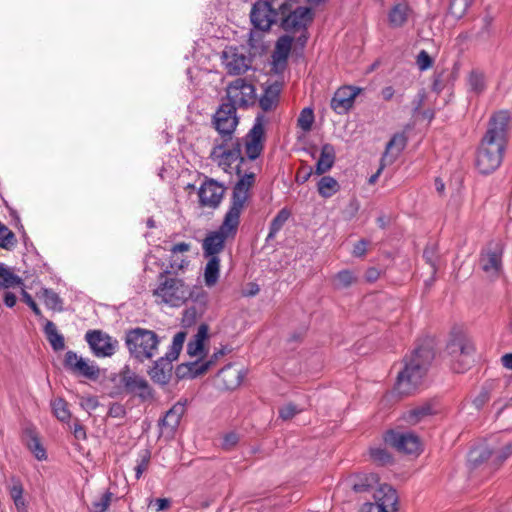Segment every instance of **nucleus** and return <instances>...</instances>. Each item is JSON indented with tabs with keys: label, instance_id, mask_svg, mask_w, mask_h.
<instances>
[{
	"label": "nucleus",
	"instance_id": "nucleus-1",
	"mask_svg": "<svg viewBox=\"0 0 512 512\" xmlns=\"http://www.w3.org/2000/svg\"><path fill=\"white\" fill-rule=\"evenodd\" d=\"M255 174H247L237 181L233 188L230 205L218 230L209 232L203 240V254L206 258L219 257L225 242L233 239L240 224V216L250 198V189L254 185Z\"/></svg>",
	"mask_w": 512,
	"mask_h": 512
},
{
	"label": "nucleus",
	"instance_id": "nucleus-2",
	"mask_svg": "<svg viewBox=\"0 0 512 512\" xmlns=\"http://www.w3.org/2000/svg\"><path fill=\"white\" fill-rule=\"evenodd\" d=\"M510 120V113L506 110L491 116L476 155V168L481 174H491L500 167L506 150Z\"/></svg>",
	"mask_w": 512,
	"mask_h": 512
},
{
	"label": "nucleus",
	"instance_id": "nucleus-3",
	"mask_svg": "<svg viewBox=\"0 0 512 512\" xmlns=\"http://www.w3.org/2000/svg\"><path fill=\"white\" fill-rule=\"evenodd\" d=\"M433 358L432 350L427 347H419L406 356L403 369L397 376L395 391L400 396L413 394L422 384Z\"/></svg>",
	"mask_w": 512,
	"mask_h": 512
},
{
	"label": "nucleus",
	"instance_id": "nucleus-4",
	"mask_svg": "<svg viewBox=\"0 0 512 512\" xmlns=\"http://www.w3.org/2000/svg\"><path fill=\"white\" fill-rule=\"evenodd\" d=\"M153 296L157 303L181 307L189 299L206 301L207 293L201 288L194 291L182 278L173 277L169 270H165L159 274L158 285L153 290Z\"/></svg>",
	"mask_w": 512,
	"mask_h": 512
},
{
	"label": "nucleus",
	"instance_id": "nucleus-5",
	"mask_svg": "<svg viewBox=\"0 0 512 512\" xmlns=\"http://www.w3.org/2000/svg\"><path fill=\"white\" fill-rule=\"evenodd\" d=\"M160 337L156 332L136 327L125 334V345L132 358L139 362L152 359L158 352Z\"/></svg>",
	"mask_w": 512,
	"mask_h": 512
},
{
	"label": "nucleus",
	"instance_id": "nucleus-6",
	"mask_svg": "<svg viewBox=\"0 0 512 512\" xmlns=\"http://www.w3.org/2000/svg\"><path fill=\"white\" fill-rule=\"evenodd\" d=\"M290 0H259L250 12L253 26L261 31H268L271 26L280 21L281 15L288 11Z\"/></svg>",
	"mask_w": 512,
	"mask_h": 512
},
{
	"label": "nucleus",
	"instance_id": "nucleus-7",
	"mask_svg": "<svg viewBox=\"0 0 512 512\" xmlns=\"http://www.w3.org/2000/svg\"><path fill=\"white\" fill-rule=\"evenodd\" d=\"M186 339V332L180 331L173 337L172 344L165 354L154 362L153 367L148 371L152 381L161 385L169 382L172 375V362L177 360Z\"/></svg>",
	"mask_w": 512,
	"mask_h": 512
},
{
	"label": "nucleus",
	"instance_id": "nucleus-8",
	"mask_svg": "<svg viewBox=\"0 0 512 512\" xmlns=\"http://www.w3.org/2000/svg\"><path fill=\"white\" fill-rule=\"evenodd\" d=\"M210 158L215 162L223 171L232 173L233 171L240 177L239 180L247 175L245 173L241 175L240 164L245 162L242 156L241 144L237 141L230 148H226L225 145L219 144L213 147ZM251 174V172L249 173ZM252 174H254L252 172Z\"/></svg>",
	"mask_w": 512,
	"mask_h": 512
},
{
	"label": "nucleus",
	"instance_id": "nucleus-9",
	"mask_svg": "<svg viewBox=\"0 0 512 512\" xmlns=\"http://www.w3.org/2000/svg\"><path fill=\"white\" fill-rule=\"evenodd\" d=\"M239 123L237 108L233 104L222 103L212 118V124L224 141L232 139Z\"/></svg>",
	"mask_w": 512,
	"mask_h": 512
},
{
	"label": "nucleus",
	"instance_id": "nucleus-10",
	"mask_svg": "<svg viewBox=\"0 0 512 512\" xmlns=\"http://www.w3.org/2000/svg\"><path fill=\"white\" fill-rule=\"evenodd\" d=\"M503 247L498 243H490L484 247L479 255L478 265L485 277L498 278L503 271Z\"/></svg>",
	"mask_w": 512,
	"mask_h": 512
},
{
	"label": "nucleus",
	"instance_id": "nucleus-11",
	"mask_svg": "<svg viewBox=\"0 0 512 512\" xmlns=\"http://www.w3.org/2000/svg\"><path fill=\"white\" fill-rule=\"evenodd\" d=\"M228 104L234 107H248L255 103V87L250 82L242 78L232 81L226 88Z\"/></svg>",
	"mask_w": 512,
	"mask_h": 512
},
{
	"label": "nucleus",
	"instance_id": "nucleus-12",
	"mask_svg": "<svg viewBox=\"0 0 512 512\" xmlns=\"http://www.w3.org/2000/svg\"><path fill=\"white\" fill-rule=\"evenodd\" d=\"M384 440L386 444L402 453L417 455L421 451V441L419 437L411 432L390 430L385 434Z\"/></svg>",
	"mask_w": 512,
	"mask_h": 512
},
{
	"label": "nucleus",
	"instance_id": "nucleus-13",
	"mask_svg": "<svg viewBox=\"0 0 512 512\" xmlns=\"http://www.w3.org/2000/svg\"><path fill=\"white\" fill-rule=\"evenodd\" d=\"M64 367L74 375L91 380H96L100 374L99 367L93 361L77 355L74 351L66 352Z\"/></svg>",
	"mask_w": 512,
	"mask_h": 512
},
{
	"label": "nucleus",
	"instance_id": "nucleus-14",
	"mask_svg": "<svg viewBox=\"0 0 512 512\" xmlns=\"http://www.w3.org/2000/svg\"><path fill=\"white\" fill-rule=\"evenodd\" d=\"M264 136L265 117L258 115L245 140V153L250 160H255L261 155L264 147Z\"/></svg>",
	"mask_w": 512,
	"mask_h": 512
},
{
	"label": "nucleus",
	"instance_id": "nucleus-15",
	"mask_svg": "<svg viewBox=\"0 0 512 512\" xmlns=\"http://www.w3.org/2000/svg\"><path fill=\"white\" fill-rule=\"evenodd\" d=\"M295 1L288 2L287 13L280 17L281 26L285 31L305 29L313 19V12L309 7H298L292 10Z\"/></svg>",
	"mask_w": 512,
	"mask_h": 512
},
{
	"label": "nucleus",
	"instance_id": "nucleus-16",
	"mask_svg": "<svg viewBox=\"0 0 512 512\" xmlns=\"http://www.w3.org/2000/svg\"><path fill=\"white\" fill-rule=\"evenodd\" d=\"M225 187L222 183L206 177L198 189L199 204L204 208L216 209L222 202Z\"/></svg>",
	"mask_w": 512,
	"mask_h": 512
},
{
	"label": "nucleus",
	"instance_id": "nucleus-17",
	"mask_svg": "<svg viewBox=\"0 0 512 512\" xmlns=\"http://www.w3.org/2000/svg\"><path fill=\"white\" fill-rule=\"evenodd\" d=\"M85 339L97 357H110L118 348V341L100 330L88 331Z\"/></svg>",
	"mask_w": 512,
	"mask_h": 512
},
{
	"label": "nucleus",
	"instance_id": "nucleus-18",
	"mask_svg": "<svg viewBox=\"0 0 512 512\" xmlns=\"http://www.w3.org/2000/svg\"><path fill=\"white\" fill-rule=\"evenodd\" d=\"M510 456H512V443H506L498 450H491L486 446L473 448L469 453V461L474 465H478L485 460L491 459L496 465H501Z\"/></svg>",
	"mask_w": 512,
	"mask_h": 512
},
{
	"label": "nucleus",
	"instance_id": "nucleus-19",
	"mask_svg": "<svg viewBox=\"0 0 512 512\" xmlns=\"http://www.w3.org/2000/svg\"><path fill=\"white\" fill-rule=\"evenodd\" d=\"M222 64L229 75H241L251 67V60L237 47H226L222 52Z\"/></svg>",
	"mask_w": 512,
	"mask_h": 512
},
{
	"label": "nucleus",
	"instance_id": "nucleus-20",
	"mask_svg": "<svg viewBox=\"0 0 512 512\" xmlns=\"http://www.w3.org/2000/svg\"><path fill=\"white\" fill-rule=\"evenodd\" d=\"M121 383L127 392L137 395L143 401L153 398V390L148 381L128 368L121 373Z\"/></svg>",
	"mask_w": 512,
	"mask_h": 512
},
{
	"label": "nucleus",
	"instance_id": "nucleus-21",
	"mask_svg": "<svg viewBox=\"0 0 512 512\" xmlns=\"http://www.w3.org/2000/svg\"><path fill=\"white\" fill-rule=\"evenodd\" d=\"M361 90V88L355 86L340 87L331 99V108L337 114L347 113L352 108L355 98Z\"/></svg>",
	"mask_w": 512,
	"mask_h": 512
},
{
	"label": "nucleus",
	"instance_id": "nucleus-22",
	"mask_svg": "<svg viewBox=\"0 0 512 512\" xmlns=\"http://www.w3.org/2000/svg\"><path fill=\"white\" fill-rule=\"evenodd\" d=\"M246 372L233 364L223 367L217 374L219 385L226 390H234L239 387Z\"/></svg>",
	"mask_w": 512,
	"mask_h": 512
},
{
	"label": "nucleus",
	"instance_id": "nucleus-23",
	"mask_svg": "<svg viewBox=\"0 0 512 512\" xmlns=\"http://www.w3.org/2000/svg\"><path fill=\"white\" fill-rule=\"evenodd\" d=\"M447 351L451 357L474 356L475 346L472 340L465 334L459 333L453 336L447 345Z\"/></svg>",
	"mask_w": 512,
	"mask_h": 512
},
{
	"label": "nucleus",
	"instance_id": "nucleus-24",
	"mask_svg": "<svg viewBox=\"0 0 512 512\" xmlns=\"http://www.w3.org/2000/svg\"><path fill=\"white\" fill-rule=\"evenodd\" d=\"M374 500L376 505L385 508L387 512H397L398 510V494L390 485H380L374 493Z\"/></svg>",
	"mask_w": 512,
	"mask_h": 512
},
{
	"label": "nucleus",
	"instance_id": "nucleus-25",
	"mask_svg": "<svg viewBox=\"0 0 512 512\" xmlns=\"http://www.w3.org/2000/svg\"><path fill=\"white\" fill-rule=\"evenodd\" d=\"M190 249L191 244L187 242H180L171 247V257L169 260L170 272L184 270L189 265V260L185 254L188 253Z\"/></svg>",
	"mask_w": 512,
	"mask_h": 512
},
{
	"label": "nucleus",
	"instance_id": "nucleus-26",
	"mask_svg": "<svg viewBox=\"0 0 512 512\" xmlns=\"http://www.w3.org/2000/svg\"><path fill=\"white\" fill-rule=\"evenodd\" d=\"M406 143L407 137L404 133L395 134L386 145V150L382 157V163H393L398 155L404 150Z\"/></svg>",
	"mask_w": 512,
	"mask_h": 512
},
{
	"label": "nucleus",
	"instance_id": "nucleus-27",
	"mask_svg": "<svg viewBox=\"0 0 512 512\" xmlns=\"http://www.w3.org/2000/svg\"><path fill=\"white\" fill-rule=\"evenodd\" d=\"M335 148L330 143H325L321 147L320 157L316 162L315 174L324 175L335 163Z\"/></svg>",
	"mask_w": 512,
	"mask_h": 512
},
{
	"label": "nucleus",
	"instance_id": "nucleus-28",
	"mask_svg": "<svg viewBox=\"0 0 512 512\" xmlns=\"http://www.w3.org/2000/svg\"><path fill=\"white\" fill-rule=\"evenodd\" d=\"M293 38L288 35H284L276 42L275 50L273 52V64L277 68L281 66L283 68L287 62Z\"/></svg>",
	"mask_w": 512,
	"mask_h": 512
},
{
	"label": "nucleus",
	"instance_id": "nucleus-29",
	"mask_svg": "<svg viewBox=\"0 0 512 512\" xmlns=\"http://www.w3.org/2000/svg\"><path fill=\"white\" fill-rule=\"evenodd\" d=\"M411 8L406 2H400L395 4L388 13L389 25L392 28H400L406 24Z\"/></svg>",
	"mask_w": 512,
	"mask_h": 512
},
{
	"label": "nucleus",
	"instance_id": "nucleus-30",
	"mask_svg": "<svg viewBox=\"0 0 512 512\" xmlns=\"http://www.w3.org/2000/svg\"><path fill=\"white\" fill-rule=\"evenodd\" d=\"M281 89L282 85L278 82L268 85L265 88L259 99V105L263 111H270L277 106Z\"/></svg>",
	"mask_w": 512,
	"mask_h": 512
},
{
	"label": "nucleus",
	"instance_id": "nucleus-31",
	"mask_svg": "<svg viewBox=\"0 0 512 512\" xmlns=\"http://www.w3.org/2000/svg\"><path fill=\"white\" fill-rule=\"evenodd\" d=\"M434 413L435 408L433 404L431 402H424L407 411L405 414V420L411 425H416Z\"/></svg>",
	"mask_w": 512,
	"mask_h": 512
},
{
	"label": "nucleus",
	"instance_id": "nucleus-32",
	"mask_svg": "<svg viewBox=\"0 0 512 512\" xmlns=\"http://www.w3.org/2000/svg\"><path fill=\"white\" fill-rule=\"evenodd\" d=\"M208 338V327L205 324L199 326L194 338L187 344V353L190 356H201L204 352V342Z\"/></svg>",
	"mask_w": 512,
	"mask_h": 512
},
{
	"label": "nucleus",
	"instance_id": "nucleus-33",
	"mask_svg": "<svg viewBox=\"0 0 512 512\" xmlns=\"http://www.w3.org/2000/svg\"><path fill=\"white\" fill-rule=\"evenodd\" d=\"M8 491L18 512H27V504L24 499V488L17 479H12L8 485Z\"/></svg>",
	"mask_w": 512,
	"mask_h": 512
},
{
	"label": "nucleus",
	"instance_id": "nucleus-34",
	"mask_svg": "<svg viewBox=\"0 0 512 512\" xmlns=\"http://www.w3.org/2000/svg\"><path fill=\"white\" fill-rule=\"evenodd\" d=\"M185 412V405L178 402L173 405L161 420V425L170 430H174L180 423V420Z\"/></svg>",
	"mask_w": 512,
	"mask_h": 512
},
{
	"label": "nucleus",
	"instance_id": "nucleus-35",
	"mask_svg": "<svg viewBox=\"0 0 512 512\" xmlns=\"http://www.w3.org/2000/svg\"><path fill=\"white\" fill-rule=\"evenodd\" d=\"M317 191L321 197L331 198L340 191V184L332 176H322L317 183Z\"/></svg>",
	"mask_w": 512,
	"mask_h": 512
},
{
	"label": "nucleus",
	"instance_id": "nucleus-36",
	"mask_svg": "<svg viewBox=\"0 0 512 512\" xmlns=\"http://www.w3.org/2000/svg\"><path fill=\"white\" fill-rule=\"evenodd\" d=\"M38 297L48 309L57 312L63 311V301L52 289L42 288L38 293Z\"/></svg>",
	"mask_w": 512,
	"mask_h": 512
},
{
	"label": "nucleus",
	"instance_id": "nucleus-37",
	"mask_svg": "<svg viewBox=\"0 0 512 512\" xmlns=\"http://www.w3.org/2000/svg\"><path fill=\"white\" fill-rule=\"evenodd\" d=\"M44 332L47 337V340L49 341L51 347L55 351L63 350L65 347V341L62 334H60L57 331L56 325L52 322L47 320L44 326Z\"/></svg>",
	"mask_w": 512,
	"mask_h": 512
},
{
	"label": "nucleus",
	"instance_id": "nucleus-38",
	"mask_svg": "<svg viewBox=\"0 0 512 512\" xmlns=\"http://www.w3.org/2000/svg\"><path fill=\"white\" fill-rule=\"evenodd\" d=\"M204 270V282L208 287H213L219 279L220 259L219 257L208 258Z\"/></svg>",
	"mask_w": 512,
	"mask_h": 512
},
{
	"label": "nucleus",
	"instance_id": "nucleus-39",
	"mask_svg": "<svg viewBox=\"0 0 512 512\" xmlns=\"http://www.w3.org/2000/svg\"><path fill=\"white\" fill-rule=\"evenodd\" d=\"M22 285V279L8 267L0 264V289H8Z\"/></svg>",
	"mask_w": 512,
	"mask_h": 512
},
{
	"label": "nucleus",
	"instance_id": "nucleus-40",
	"mask_svg": "<svg viewBox=\"0 0 512 512\" xmlns=\"http://www.w3.org/2000/svg\"><path fill=\"white\" fill-rule=\"evenodd\" d=\"M291 213L287 208L281 209L270 223L267 239H273L289 219Z\"/></svg>",
	"mask_w": 512,
	"mask_h": 512
},
{
	"label": "nucleus",
	"instance_id": "nucleus-41",
	"mask_svg": "<svg viewBox=\"0 0 512 512\" xmlns=\"http://www.w3.org/2000/svg\"><path fill=\"white\" fill-rule=\"evenodd\" d=\"M224 354H225L224 350L220 349V350L214 352L209 360H207L205 362H198V361H196V362L192 363L191 367H190L191 372L194 374V376H197V375L205 373L213 365H215L217 360L220 357H222Z\"/></svg>",
	"mask_w": 512,
	"mask_h": 512
},
{
	"label": "nucleus",
	"instance_id": "nucleus-42",
	"mask_svg": "<svg viewBox=\"0 0 512 512\" xmlns=\"http://www.w3.org/2000/svg\"><path fill=\"white\" fill-rule=\"evenodd\" d=\"M51 408L55 417L61 422H68L71 413L68 409V403L63 398H55L51 401Z\"/></svg>",
	"mask_w": 512,
	"mask_h": 512
},
{
	"label": "nucleus",
	"instance_id": "nucleus-43",
	"mask_svg": "<svg viewBox=\"0 0 512 512\" xmlns=\"http://www.w3.org/2000/svg\"><path fill=\"white\" fill-rule=\"evenodd\" d=\"M357 276L351 270H341L334 277V287L336 289H345L356 283Z\"/></svg>",
	"mask_w": 512,
	"mask_h": 512
},
{
	"label": "nucleus",
	"instance_id": "nucleus-44",
	"mask_svg": "<svg viewBox=\"0 0 512 512\" xmlns=\"http://www.w3.org/2000/svg\"><path fill=\"white\" fill-rule=\"evenodd\" d=\"M468 85L472 92L481 94L486 88L484 74L478 70L471 71L468 76Z\"/></svg>",
	"mask_w": 512,
	"mask_h": 512
},
{
	"label": "nucleus",
	"instance_id": "nucleus-45",
	"mask_svg": "<svg viewBox=\"0 0 512 512\" xmlns=\"http://www.w3.org/2000/svg\"><path fill=\"white\" fill-rule=\"evenodd\" d=\"M314 119L315 117L313 109L306 107L300 112V115L297 119V125L302 131L308 132L312 129Z\"/></svg>",
	"mask_w": 512,
	"mask_h": 512
},
{
	"label": "nucleus",
	"instance_id": "nucleus-46",
	"mask_svg": "<svg viewBox=\"0 0 512 512\" xmlns=\"http://www.w3.org/2000/svg\"><path fill=\"white\" fill-rule=\"evenodd\" d=\"M15 244V234L6 225L0 222V247L4 249H11Z\"/></svg>",
	"mask_w": 512,
	"mask_h": 512
},
{
	"label": "nucleus",
	"instance_id": "nucleus-47",
	"mask_svg": "<svg viewBox=\"0 0 512 512\" xmlns=\"http://www.w3.org/2000/svg\"><path fill=\"white\" fill-rule=\"evenodd\" d=\"M472 2L473 0H451L450 13L456 18H461L467 12Z\"/></svg>",
	"mask_w": 512,
	"mask_h": 512
},
{
	"label": "nucleus",
	"instance_id": "nucleus-48",
	"mask_svg": "<svg viewBox=\"0 0 512 512\" xmlns=\"http://www.w3.org/2000/svg\"><path fill=\"white\" fill-rule=\"evenodd\" d=\"M112 499V493L106 491L103 493L98 499L93 501L91 512H106L108 507L110 506Z\"/></svg>",
	"mask_w": 512,
	"mask_h": 512
},
{
	"label": "nucleus",
	"instance_id": "nucleus-49",
	"mask_svg": "<svg viewBox=\"0 0 512 512\" xmlns=\"http://www.w3.org/2000/svg\"><path fill=\"white\" fill-rule=\"evenodd\" d=\"M473 361L474 356H469L468 360H465V356L451 357V366L454 372L463 373L470 367Z\"/></svg>",
	"mask_w": 512,
	"mask_h": 512
},
{
	"label": "nucleus",
	"instance_id": "nucleus-50",
	"mask_svg": "<svg viewBox=\"0 0 512 512\" xmlns=\"http://www.w3.org/2000/svg\"><path fill=\"white\" fill-rule=\"evenodd\" d=\"M150 461V452L143 450L140 454V459L135 467V476L139 479L142 474L147 470Z\"/></svg>",
	"mask_w": 512,
	"mask_h": 512
},
{
	"label": "nucleus",
	"instance_id": "nucleus-51",
	"mask_svg": "<svg viewBox=\"0 0 512 512\" xmlns=\"http://www.w3.org/2000/svg\"><path fill=\"white\" fill-rule=\"evenodd\" d=\"M370 455H371V458L375 462H377L381 465L388 464L392 461L391 455L385 449H381V448L371 449Z\"/></svg>",
	"mask_w": 512,
	"mask_h": 512
},
{
	"label": "nucleus",
	"instance_id": "nucleus-52",
	"mask_svg": "<svg viewBox=\"0 0 512 512\" xmlns=\"http://www.w3.org/2000/svg\"><path fill=\"white\" fill-rule=\"evenodd\" d=\"M416 64L420 71H425L432 67L433 59L427 51L421 50L417 55Z\"/></svg>",
	"mask_w": 512,
	"mask_h": 512
},
{
	"label": "nucleus",
	"instance_id": "nucleus-53",
	"mask_svg": "<svg viewBox=\"0 0 512 512\" xmlns=\"http://www.w3.org/2000/svg\"><path fill=\"white\" fill-rule=\"evenodd\" d=\"M79 404L82 409L88 413L94 411L99 406V401L95 396L80 397Z\"/></svg>",
	"mask_w": 512,
	"mask_h": 512
},
{
	"label": "nucleus",
	"instance_id": "nucleus-54",
	"mask_svg": "<svg viewBox=\"0 0 512 512\" xmlns=\"http://www.w3.org/2000/svg\"><path fill=\"white\" fill-rule=\"evenodd\" d=\"M238 442H239L238 434H236L235 432H229L223 436L222 447L225 450H231L238 444Z\"/></svg>",
	"mask_w": 512,
	"mask_h": 512
},
{
	"label": "nucleus",
	"instance_id": "nucleus-55",
	"mask_svg": "<svg viewBox=\"0 0 512 512\" xmlns=\"http://www.w3.org/2000/svg\"><path fill=\"white\" fill-rule=\"evenodd\" d=\"M29 447L38 460L46 459V451L37 438H33Z\"/></svg>",
	"mask_w": 512,
	"mask_h": 512
},
{
	"label": "nucleus",
	"instance_id": "nucleus-56",
	"mask_svg": "<svg viewBox=\"0 0 512 512\" xmlns=\"http://www.w3.org/2000/svg\"><path fill=\"white\" fill-rule=\"evenodd\" d=\"M301 410L293 404H287L279 410V417L283 420H289L298 414Z\"/></svg>",
	"mask_w": 512,
	"mask_h": 512
},
{
	"label": "nucleus",
	"instance_id": "nucleus-57",
	"mask_svg": "<svg viewBox=\"0 0 512 512\" xmlns=\"http://www.w3.org/2000/svg\"><path fill=\"white\" fill-rule=\"evenodd\" d=\"M367 245H368V242L366 240L358 241L354 245L353 252H352L353 255L355 257H361V256L365 255V253L367 251Z\"/></svg>",
	"mask_w": 512,
	"mask_h": 512
},
{
	"label": "nucleus",
	"instance_id": "nucleus-58",
	"mask_svg": "<svg viewBox=\"0 0 512 512\" xmlns=\"http://www.w3.org/2000/svg\"><path fill=\"white\" fill-rule=\"evenodd\" d=\"M125 414V410L123 408L122 405L120 404H116V403H112L109 407V411H108V415L110 417H122L124 416Z\"/></svg>",
	"mask_w": 512,
	"mask_h": 512
},
{
	"label": "nucleus",
	"instance_id": "nucleus-59",
	"mask_svg": "<svg viewBox=\"0 0 512 512\" xmlns=\"http://www.w3.org/2000/svg\"><path fill=\"white\" fill-rule=\"evenodd\" d=\"M23 296L26 304L32 309V311L37 315L38 317L42 316L41 310L37 306L36 302L32 299V297L25 291H23Z\"/></svg>",
	"mask_w": 512,
	"mask_h": 512
},
{
	"label": "nucleus",
	"instance_id": "nucleus-60",
	"mask_svg": "<svg viewBox=\"0 0 512 512\" xmlns=\"http://www.w3.org/2000/svg\"><path fill=\"white\" fill-rule=\"evenodd\" d=\"M71 429L75 438L82 440L86 439V431L81 424L74 423Z\"/></svg>",
	"mask_w": 512,
	"mask_h": 512
},
{
	"label": "nucleus",
	"instance_id": "nucleus-61",
	"mask_svg": "<svg viewBox=\"0 0 512 512\" xmlns=\"http://www.w3.org/2000/svg\"><path fill=\"white\" fill-rule=\"evenodd\" d=\"M153 505L155 506L156 511H163L169 508L170 500L167 498H158L154 500Z\"/></svg>",
	"mask_w": 512,
	"mask_h": 512
},
{
	"label": "nucleus",
	"instance_id": "nucleus-62",
	"mask_svg": "<svg viewBox=\"0 0 512 512\" xmlns=\"http://www.w3.org/2000/svg\"><path fill=\"white\" fill-rule=\"evenodd\" d=\"M361 512H387V510L379 507V505L375 503H365L361 508Z\"/></svg>",
	"mask_w": 512,
	"mask_h": 512
},
{
	"label": "nucleus",
	"instance_id": "nucleus-63",
	"mask_svg": "<svg viewBox=\"0 0 512 512\" xmlns=\"http://www.w3.org/2000/svg\"><path fill=\"white\" fill-rule=\"evenodd\" d=\"M4 303L7 307L12 308L16 304V296L15 294L5 291L3 294Z\"/></svg>",
	"mask_w": 512,
	"mask_h": 512
},
{
	"label": "nucleus",
	"instance_id": "nucleus-64",
	"mask_svg": "<svg viewBox=\"0 0 512 512\" xmlns=\"http://www.w3.org/2000/svg\"><path fill=\"white\" fill-rule=\"evenodd\" d=\"M501 362L505 368L512 370V353L503 355L501 357Z\"/></svg>",
	"mask_w": 512,
	"mask_h": 512
}]
</instances>
